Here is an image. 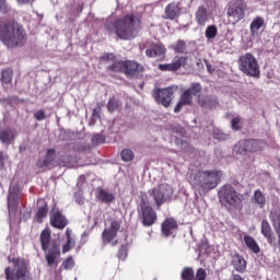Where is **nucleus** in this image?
Listing matches in <instances>:
<instances>
[{
  "instance_id": "b1692460",
  "label": "nucleus",
  "mask_w": 280,
  "mask_h": 280,
  "mask_svg": "<svg viewBox=\"0 0 280 280\" xmlns=\"http://www.w3.org/2000/svg\"><path fill=\"white\" fill-rule=\"evenodd\" d=\"M54 161H56V150L48 149L46 151L44 160H37L35 165L36 167H38V170H45V167H49V165H51Z\"/></svg>"
},
{
  "instance_id": "6ab92c4d",
  "label": "nucleus",
  "mask_w": 280,
  "mask_h": 280,
  "mask_svg": "<svg viewBox=\"0 0 280 280\" xmlns=\"http://www.w3.org/2000/svg\"><path fill=\"white\" fill-rule=\"evenodd\" d=\"M185 65H187V57L175 56L172 63H161L159 65V69L160 71H178Z\"/></svg>"
},
{
  "instance_id": "c85d7f7f",
  "label": "nucleus",
  "mask_w": 280,
  "mask_h": 280,
  "mask_svg": "<svg viewBox=\"0 0 280 280\" xmlns=\"http://www.w3.org/2000/svg\"><path fill=\"white\" fill-rule=\"evenodd\" d=\"M244 243L254 253V255H259L261 253V248L259 247V244H257V241L253 238L250 235L244 236Z\"/></svg>"
},
{
  "instance_id": "393cba45",
  "label": "nucleus",
  "mask_w": 280,
  "mask_h": 280,
  "mask_svg": "<svg viewBox=\"0 0 280 280\" xmlns=\"http://www.w3.org/2000/svg\"><path fill=\"white\" fill-rule=\"evenodd\" d=\"M96 200L105 205H110V202H115V195L104 188H97Z\"/></svg>"
},
{
  "instance_id": "79ce46f5",
  "label": "nucleus",
  "mask_w": 280,
  "mask_h": 280,
  "mask_svg": "<svg viewBox=\"0 0 280 280\" xmlns=\"http://www.w3.org/2000/svg\"><path fill=\"white\" fill-rule=\"evenodd\" d=\"M127 257H128V247H126V245H122L118 250V259H121V261H126Z\"/></svg>"
},
{
  "instance_id": "1a4fd4ad",
  "label": "nucleus",
  "mask_w": 280,
  "mask_h": 280,
  "mask_svg": "<svg viewBox=\"0 0 280 280\" xmlns=\"http://www.w3.org/2000/svg\"><path fill=\"white\" fill-rule=\"evenodd\" d=\"M238 69L249 78H260L259 62L250 52H246L238 58Z\"/></svg>"
},
{
  "instance_id": "7c9ffc66",
  "label": "nucleus",
  "mask_w": 280,
  "mask_h": 280,
  "mask_svg": "<svg viewBox=\"0 0 280 280\" xmlns=\"http://www.w3.org/2000/svg\"><path fill=\"white\" fill-rule=\"evenodd\" d=\"M252 200L259 209H264L266 207V195H264L259 189L254 191Z\"/></svg>"
},
{
  "instance_id": "9d476101",
  "label": "nucleus",
  "mask_w": 280,
  "mask_h": 280,
  "mask_svg": "<svg viewBox=\"0 0 280 280\" xmlns=\"http://www.w3.org/2000/svg\"><path fill=\"white\" fill-rule=\"evenodd\" d=\"M149 194L152 196L156 209H161L165 202H172V196L174 195V188L168 184H160L152 188Z\"/></svg>"
},
{
  "instance_id": "4be33fe9",
  "label": "nucleus",
  "mask_w": 280,
  "mask_h": 280,
  "mask_svg": "<svg viewBox=\"0 0 280 280\" xmlns=\"http://www.w3.org/2000/svg\"><path fill=\"white\" fill-rule=\"evenodd\" d=\"M210 19H211V15L209 14V11H207V8L205 5L198 7L195 13V21L197 25H199L200 27H205V25L209 23Z\"/></svg>"
},
{
  "instance_id": "f704fd0d",
  "label": "nucleus",
  "mask_w": 280,
  "mask_h": 280,
  "mask_svg": "<svg viewBox=\"0 0 280 280\" xmlns=\"http://www.w3.org/2000/svg\"><path fill=\"white\" fill-rule=\"evenodd\" d=\"M118 108H119V101L115 96L109 97L107 103L108 113H115V110H118Z\"/></svg>"
},
{
  "instance_id": "4c0bfd02",
  "label": "nucleus",
  "mask_w": 280,
  "mask_h": 280,
  "mask_svg": "<svg viewBox=\"0 0 280 280\" xmlns=\"http://www.w3.org/2000/svg\"><path fill=\"white\" fill-rule=\"evenodd\" d=\"M116 60H117V57L113 52H106L103 56H101L102 62H113V65H115V62H117Z\"/></svg>"
},
{
  "instance_id": "cd10ccee",
  "label": "nucleus",
  "mask_w": 280,
  "mask_h": 280,
  "mask_svg": "<svg viewBox=\"0 0 280 280\" xmlns=\"http://www.w3.org/2000/svg\"><path fill=\"white\" fill-rule=\"evenodd\" d=\"M266 25V21L262 16H256L249 26L252 36H257L259 34V30Z\"/></svg>"
},
{
  "instance_id": "473e14b6",
  "label": "nucleus",
  "mask_w": 280,
  "mask_h": 280,
  "mask_svg": "<svg viewBox=\"0 0 280 280\" xmlns=\"http://www.w3.org/2000/svg\"><path fill=\"white\" fill-rule=\"evenodd\" d=\"M172 49L175 54H185L187 51V43H185L183 39H178L172 45Z\"/></svg>"
},
{
  "instance_id": "f3484780",
  "label": "nucleus",
  "mask_w": 280,
  "mask_h": 280,
  "mask_svg": "<svg viewBox=\"0 0 280 280\" xmlns=\"http://www.w3.org/2000/svg\"><path fill=\"white\" fill-rule=\"evenodd\" d=\"M119 229H121V222L117 220H110V225L106 228L102 233V240L104 244H110V242L117 237Z\"/></svg>"
},
{
  "instance_id": "bb28decb",
  "label": "nucleus",
  "mask_w": 280,
  "mask_h": 280,
  "mask_svg": "<svg viewBox=\"0 0 280 280\" xmlns=\"http://www.w3.org/2000/svg\"><path fill=\"white\" fill-rule=\"evenodd\" d=\"M232 266L236 272H246V259L240 254H235L232 257Z\"/></svg>"
},
{
  "instance_id": "a19ab883",
  "label": "nucleus",
  "mask_w": 280,
  "mask_h": 280,
  "mask_svg": "<svg viewBox=\"0 0 280 280\" xmlns=\"http://www.w3.org/2000/svg\"><path fill=\"white\" fill-rule=\"evenodd\" d=\"M75 246V242H73V238H67L66 244L62 246V254L69 253L71 248Z\"/></svg>"
},
{
  "instance_id": "58836bf2",
  "label": "nucleus",
  "mask_w": 280,
  "mask_h": 280,
  "mask_svg": "<svg viewBox=\"0 0 280 280\" xmlns=\"http://www.w3.org/2000/svg\"><path fill=\"white\" fill-rule=\"evenodd\" d=\"M92 145H102V143H106V137L101 133H96L92 138Z\"/></svg>"
},
{
  "instance_id": "2f4dec72",
  "label": "nucleus",
  "mask_w": 280,
  "mask_h": 280,
  "mask_svg": "<svg viewBox=\"0 0 280 280\" xmlns=\"http://www.w3.org/2000/svg\"><path fill=\"white\" fill-rule=\"evenodd\" d=\"M261 234L268 242H272V226H270L268 220H262L261 222Z\"/></svg>"
},
{
  "instance_id": "0eeeda50",
  "label": "nucleus",
  "mask_w": 280,
  "mask_h": 280,
  "mask_svg": "<svg viewBox=\"0 0 280 280\" xmlns=\"http://www.w3.org/2000/svg\"><path fill=\"white\" fill-rule=\"evenodd\" d=\"M108 71L124 73L129 80H141L145 68L135 60H120L107 67Z\"/></svg>"
},
{
  "instance_id": "09e8293b",
  "label": "nucleus",
  "mask_w": 280,
  "mask_h": 280,
  "mask_svg": "<svg viewBox=\"0 0 280 280\" xmlns=\"http://www.w3.org/2000/svg\"><path fill=\"white\" fill-rule=\"evenodd\" d=\"M102 106H104V104L97 103V107L93 109L92 117L100 118V112L102 110Z\"/></svg>"
},
{
  "instance_id": "72a5a7b5",
  "label": "nucleus",
  "mask_w": 280,
  "mask_h": 280,
  "mask_svg": "<svg viewBox=\"0 0 280 280\" xmlns=\"http://www.w3.org/2000/svg\"><path fill=\"white\" fill-rule=\"evenodd\" d=\"M120 159L125 163H130L131 161H135V152H132L131 149H124L120 152Z\"/></svg>"
},
{
  "instance_id": "423d86ee",
  "label": "nucleus",
  "mask_w": 280,
  "mask_h": 280,
  "mask_svg": "<svg viewBox=\"0 0 280 280\" xmlns=\"http://www.w3.org/2000/svg\"><path fill=\"white\" fill-rule=\"evenodd\" d=\"M9 264H13L12 267L4 269L7 280H33L32 272L30 271V262L25 258L21 257H8Z\"/></svg>"
},
{
  "instance_id": "f257e3e1",
  "label": "nucleus",
  "mask_w": 280,
  "mask_h": 280,
  "mask_svg": "<svg viewBox=\"0 0 280 280\" xmlns=\"http://www.w3.org/2000/svg\"><path fill=\"white\" fill-rule=\"evenodd\" d=\"M142 25L141 16L128 13L121 19L114 21L113 24H107L106 30L109 34L114 32L120 40H132V38L139 36Z\"/></svg>"
},
{
  "instance_id": "20e7f679",
  "label": "nucleus",
  "mask_w": 280,
  "mask_h": 280,
  "mask_svg": "<svg viewBox=\"0 0 280 280\" xmlns=\"http://www.w3.org/2000/svg\"><path fill=\"white\" fill-rule=\"evenodd\" d=\"M42 250L45 252V260L49 268L58 266V257H60V244L51 241V230L44 229L39 235Z\"/></svg>"
},
{
  "instance_id": "37998d69",
  "label": "nucleus",
  "mask_w": 280,
  "mask_h": 280,
  "mask_svg": "<svg viewBox=\"0 0 280 280\" xmlns=\"http://www.w3.org/2000/svg\"><path fill=\"white\" fill-rule=\"evenodd\" d=\"M242 119L240 117H235L231 120V126L233 130H242V127L240 126Z\"/></svg>"
},
{
  "instance_id": "de8ad7c7",
  "label": "nucleus",
  "mask_w": 280,
  "mask_h": 280,
  "mask_svg": "<svg viewBox=\"0 0 280 280\" xmlns=\"http://www.w3.org/2000/svg\"><path fill=\"white\" fill-rule=\"evenodd\" d=\"M84 10V3L80 2L75 5L74 9V14H77V16H80V14H82V11Z\"/></svg>"
},
{
  "instance_id": "39448f33",
  "label": "nucleus",
  "mask_w": 280,
  "mask_h": 280,
  "mask_svg": "<svg viewBox=\"0 0 280 280\" xmlns=\"http://www.w3.org/2000/svg\"><path fill=\"white\" fill-rule=\"evenodd\" d=\"M219 202L226 209L242 211L244 209V195L237 192L231 184L223 185L219 191Z\"/></svg>"
},
{
  "instance_id": "ddd939ff",
  "label": "nucleus",
  "mask_w": 280,
  "mask_h": 280,
  "mask_svg": "<svg viewBox=\"0 0 280 280\" xmlns=\"http://www.w3.org/2000/svg\"><path fill=\"white\" fill-rule=\"evenodd\" d=\"M267 147L268 142H266V140L247 139L238 142L237 151L240 152V154H246V152H248L249 154H255L257 152H264Z\"/></svg>"
},
{
  "instance_id": "6e6552de",
  "label": "nucleus",
  "mask_w": 280,
  "mask_h": 280,
  "mask_svg": "<svg viewBox=\"0 0 280 280\" xmlns=\"http://www.w3.org/2000/svg\"><path fill=\"white\" fill-rule=\"evenodd\" d=\"M200 95H202V84L198 82L191 83L190 86L180 94L179 101L174 108V113H180L183 106H191L194 104V97H196L198 103V100L201 98Z\"/></svg>"
},
{
  "instance_id": "2eb2a0df",
  "label": "nucleus",
  "mask_w": 280,
  "mask_h": 280,
  "mask_svg": "<svg viewBox=\"0 0 280 280\" xmlns=\"http://www.w3.org/2000/svg\"><path fill=\"white\" fill-rule=\"evenodd\" d=\"M152 97L155 100L156 104H161L164 108H170V106H172V101L174 100V86L154 89Z\"/></svg>"
},
{
  "instance_id": "a878e982",
  "label": "nucleus",
  "mask_w": 280,
  "mask_h": 280,
  "mask_svg": "<svg viewBox=\"0 0 280 280\" xmlns=\"http://www.w3.org/2000/svg\"><path fill=\"white\" fill-rule=\"evenodd\" d=\"M14 137H16V135L14 133V130H12V128L0 129L1 143L10 145L14 141Z\"/></svg>"
},
{
  "instance_id": "a18cd8bd",
  "label": "nucleus",
  "mask_w": 280,
  "mask_h": 280,
  "mask_svg": "<svg viewBox=\"0 0 280 280\" xmlns=\"http://www.w3.org/2000/svg\"><path fill=\"white\" fill-rule=\"evenodd\" d=\"M46 115H45V110L43 109H38L35 114H34V118L37 120V121H43L44 119H46Z\"/></svg>"
},
{
  "instance_id": "aec40b11",
  "label": "nucleus",
  "mask_w": 280,
  "mask_h": 280,
  "mask_svg": "<svg viewBox=\"0 0 280 280\" xmlns=\"http://www.w3.org/2000/svg\"><path fill=\"white\" fill-rule=\"evenodd\" d=\"M180 2H171L164 9V19L167 21H175L180 16Z\"/></svg>"
},
{
  "instance_id": "ea45409f",
  "label": "nucleus",
  "mask_w": 280,
  "mask_h": 280,
  "mask_svg": "<svg viewBox=\"0 0 280 280\" xmlns=\"http://www.w3.org/2000/svg\"><path fill=\"white\" fill-rule=\"evenodd\" d=\"M73 266H75V260H73L72 256H69L62 264L61 268L63 270H72Z\"/></svg>"
},
{
  "instance_id": "c756f323",
  "label": "nucleus",
  "mask_w": 280,
  "mask_h": 280,
  "mask_svg": "<svg viewBox=\"0 0 280 280\" xmlns=\"http://www.w3.org/2000/svg\"><path fill=\"white\" fill-rule=\"evenodd\" d=\"M47 213H49V206H47V202H44V205L40 206L37 212L35 213V222H37V224H43V220L47 218Z\"/></svg>"
},
{
  "instance_id": "f03ea898",
  "label": "nucleus",
  "mask_w": 280,
  "mask_h": 280,
  "mask_svg": "<svg viewBox=\"0 0 280 280\" xmlns=\"http://www.w3.org/2000/svg\"><path fill=\"white\" fill-rule=\"evenodd\" d=\"M0 40L9 49L23 47L27 43V34L25 28L16 21L1 20L0 21Z\"/></svg>"
},
{
  "instance_id": "49530a36",
  "label": "nucleus",
  "mask_w": 280,
  "mask_h": 280,
  "mask_svg": "<svg viewBox=\"0 0 280 280\" xmlns=\"http://www.w3.org/2000/svg\"><path fill=\"white\" fill-rule=\"evenodd\" d=\"M0 12H10V5H8V2H5V0H0Z\"/></svg>"
},
{
  "instance_id": "e433bc0d",
  "label": "nucleus",
  "mask_w": 280,
  "mask_h": 280,
  "mask_svg": "<svg viewBox=\"0 0 280 280\" xmlns=\"http://www.w3.org/2000/svg\"><path fill=\"white\" fill-rule=\"evenodd\" d=\"M1 82L3 85L12 83V70H2Z\"/></svg>"
},
{
  "instance_id": "c03bdc74",
  "label": "nucleus",
  "mask_w": 280,
  "mask_h": 280,
  "mask_svg": "<svg viewBox=\"0 0 280 280\" xmlns=\"http://www.w3.org/2000/svg\"><path fill=\"white\" fill-rule=\"evenodd\" d=\"M213 139H217L218 141H225L226 135L220 130L213 131Z\"/></svg>"
},
{
  "instance_id": "5701e85b",
  "label": "nucleus",
  "mask_w": 280,
  "mask_h": 280,
  "mask_svg": "<svg viewBox=\"0 0 280 280\" xmlns=\"http://www.w3.org/2000/svg\"><path fill=\"white\" fill-rule=\"evenodd\" d=\"M178 229V222L174 218H166L161 224L162 235L170 237L173 231Z\"/></svg>"
},
{
  "instance_id": "3c124183",
  "label": "nucleus",
  "mask_w": 280,
  "mask_h": 280,
  "mask_svg": "<svg viewBox=\"0 0 280 280\" xmlns=\"http://www.w3.org/2000/svg\"><path fill=\"white\" fill-rule=\"evenodd\" d=\"M3 152L0 151V170L3 167Z\"/></svg>"
},
{
  "instance_id": "412c9836",
  "label": "nucleus",
  "mask_w": 280,
  "mask_h": 280,
  "mask_svg": "<svg viewBox=\"0 0 280 280\" xmlns=\"http://www.w3.org/2000/svg\"><path fill=\"white\" fill-rule=\"evenodd\" d=\"M198 104L201 108H208L209 110L218 108L220 105V100L215 95H206L198 98Z\"/></svg>"
},
{
  "instance_id": "c9c22d12",
  "label": "nucleus",
  "mask_w": 280,
  "mask_h": 280,
  "mask_svg": "<svg viewBox=\"0 0 280 280\" xmlns=\"http://www.w3.org/2000/svg\"><path fill=\"white\" fill-rule=\"evenodd\" d=\"M215 36H218V26L209 25L206 28V38H208V40H211V39L215 38Z\"/></svg>"
},
{
  "instance_id": "9b49d317",
  "label": "nucleus",
  "mask_w": 280,
  "mask_h": 280,
  "mask_svg": "<svg viewBox=\"0 0 280 280\" xmlns=\"http://www.w3.org/2000/svg\"><path fill=\"white\" fill-rule=\"evenodd\" d=\"M246 10H248V4L245 0H235L228 8V19L232 20L233 25H237L240 21H244V19H246Z\"/></svg>"
},
{
  "instance_id": "f8f14e48",
  "label": "nucleus",
  "mask_w": 280,
  "mask_h": 280,
  "mask_svg": "<svg viewBox=\"0 0 280 280\" xmlns=\"http://www.w3.org/2000/svg\"><path fill=\"white\" fill-rule=\"evenodd\" d=\"M140 49H147L145 56L147 58H165V54H167V48L165 47V44L161 42H154L152 39L144 40Z\"/></svg>"
},
{
  "instance_id": "8fccbe9b",
  "label": "nucleus",
  "mask_w": 280,
  "mask_h": 280,
  "mask_svg": "<svg viewBox=\"0 0 280 280\" xmlns=\"http://www.w3.org/2000/svg\"><path fill=\"white\" fill-rule=\"evenodd\" d=\"M75 202H78V205H84V197L80 194H75Z\"/></svg>"
},
{
  "instance_id": "864d4df0",
  "label": "nucleus",
  "mask_w": 280,
  "mask_h": 280,
  "mask_svg": "<svg viewBox=\"0 0 280 280\" xmlns=\"http://www.w3.org/2000/svg\"><path fill=\"white\" fill-rule=\"evenodd\" d=\"M19 3H30V0H18Z\"/></svg>"
},
{
  "instance_id": "5fc2aeb1",
  "label": "nucleus",
  "mask_w": 280,
  "mask_h": 280,
  "mask_svg": "<svg viewBox=\"0 0 280 280\" xmlns=\"http://www.w3.org/2000/svg\"><path fill=\"white\" fill-rule=\"evenodd\" d=\"M115 244H117V241L115 243H113V246H115Z\"/></svg>"
},
{
  "instance_id": "603ef678",
  "label": "nucleus",
  "mask_w": 280,
  "mask_h": 280,
  "mask_svg": "<svg viewBox=\"0 0 280 280\" xmlns=\"http://www.w3.org/2000/svg\"><path fill=\"white\" fill-rule=\"evenodd\" d=\"M66 237H67V240H73L71 237V231L70 230L66 231Z\"/></svg>"
},
{
  "instance_id": "7ed1b4c3",
  "label": "nucleus",
  "mask_w": 280,
  "mask_h": 280,
  "mask_svg": "<svg viewBox=\"0 0 280 280\" xmlns=\"http://www.w3.org/2000/svg\"><path fill=\"white\" fill-rule=\"evenodd\" d=\"M222 178V172L215 170L198 171L192 178L190 184L192 189L199 194V196H206L212 189H215L220 185Z\"/></svg>"
},
{
  "instance_id": "dca6fc26",
  "label": "nucleus",
  "mask_w": 280,
  "mask_h": 280,
  "mask_svg": "<svg viewBox=\"0 0 280 280\" xmlns=\"http://www.w3.org/2000/svg\"><path fill=\"white\" fill-rule=\"evenodd\" d=\"M182 280H207V269L198 268L194 271L192 267H185L180 272Z\"/></svg>"
},
{
  "instance_id": "a211bd4d",
  "label": "nucleus",
  "mask_w": 280,
  "mask_h": 280,
  "mask_svg": "<svg viewBox=\"0 0 280 280\" xmlns=\"http://www.w3.org/2000/svg\"><path fill=\"white\" fill-rule=\"evenodd\" d=\"M69 224V220L65 214H62V211L58 209H52L50 212V226L52 229H58L59 231H62L67 225Z\"/></svg>"
},
{
  "instance_id": "4468645a",
  "label": "nucleus",
  "mask_w": 280,
  "mask_h": 280,
  "mask_svg": "<svg viewBox=\"0 0 280 280\" xmlns=\"http://www.w3.org/2000/svg\"><path fill=\"white\" fill-rule=\"evenodd\" d=\"M139 218L142 225L154 226V224H156V220H159V214H156L154 208H152V206H150L145 199H141Z\"/></svg>"
}]
</instances>
